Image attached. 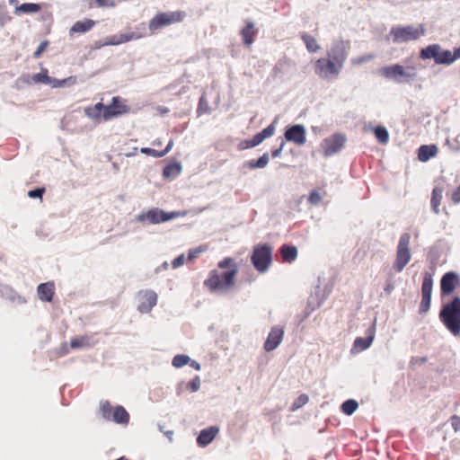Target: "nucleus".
I'll list each match as a JSON object with an SVG mask.
<instances>
[{
  "mask_svg": "<svg viewBox=\"0 0 460 460\" xmlns=\"http://www.w3.org/2000/svg\"><path fill=\"white\" fill-rule=\"evenodd\" d=\"M218 270L210 272L205 285L213 292L226 295L235 287L238 266L234 259L225 258L217 264Z\"/></svg>",
  "mask_w": 460,
  "mask_h": 460,
  "instance_id": "1",
  "label": "nucleus"
},
{
  "mask_svg": "<svg viewBox=\"0 0 460 460\" xmlns=\"http://www.w3.org/2000/svg\"><path fill=\"white\" fill-rule=\"evenodd\" d=\"M129 111L130 108L126 100L119 96H114L110 104L104 105L102 102H98L95 105L85 107L84 111L89 119L100 123L128 113Z\"/></svg>",
  "mask_w": 460,
  "mask_h": 460,
  "instance_id": "2",
  "label": "nucleus"
},
{
  "mask_svg": "<svg viewBox=\"0 0 460 460\" xmlns=\"http://www.w3.org/2000/svg\"><path fill=\"white\" fill-rule=\"evenodd\" d=\"M439 319L455 336L460 333V298L458 296L443 305Z\"/></svg>",
  "mask_w": 460,
  "mask_h": 460,
  "instance_id": "3",
  "label": "nucleus"
},
{
  "mask_svg": "<svg viewBox=\"0 0 460 460\" xmlns=\"http://www.w3.org/2000/svg\"><path fill=\"white\" fill-rule=\"evenodd\" d=\"M382 76L398 84L410 83L417 76L416 69L412 66H403L394 64L384 66L379 70Z\"/></svg>",
  "mask_w": 460,
  "mask_h": 460,
  "instance_id": "4",
  "label": "nucleus"
},
{
  "mask_svg": "<svg viewBox=\"0 0 460 460\" xmlns=\"http://www.w3.org/2000/svg\"><path fill=\"white\" fill-rule=\"evenodd\" d=\"M426 29L423 24L417 26H396L393 27L390 31V36L393 37L394 43L400 44L411 40H417L425 34Z\"/></svg>",
  "mask_w": 460,
  "mask_h": 460,
  "instance_id": "5",
  "label": "nucleus"
},
{
  "mask_svg": "<svg viewBox=\"0 0 460 460\" xmlns=\"http://www.w3.org/2000/svg\"><path fill=\"white\" fill-rule=\"evenodd\" d=\"M99 411L107 421H113L120 425H128L129 422L130 417L126 409L121 405L113 407L107 400L100 402Z\"/></svg>",
  "mask_w": 460,
  "mask_h": 460,
  "instance_id": "6",
  "label": "nucleus"
},
{
  "mask_svg": "<svg viewBox=\"0 0 460 460\" xmlns=\"http://www.w3.org/2000/svg\"><path fill=\"white\" fill-rule=\"evenodd\" d=\"M343 66L332 59L325 57L318 58L314 65V74L323 80H335L338 78Z\"/></svg>",
  "mask_w": 460,
  "mask_h": 460,
  "instance_id": "7",
  "label": "nucleus"
},
{
  "mask_svg": "<svg viewBox=\"0 0 460 460\" xmlns=\"http://www.w3.org/2000/svg\"><path fill=\"white\" fill-rule=\"evenodd\" d=\"M422 59L433 58L436 64L451 65L456 61L454 52L444 50L438 44H432L420 51Z\"/></svg>",
  "mask_w": 460,
  "mask_h": 460,
  "instance_id": "8",
  "label": "nucleus"
},
{
  "mask_svg": "<svg viewBox=\"0 0 460 460\" xmlns=\"http://www.w3.org/2000/svg\"><path fill=\"white\" fill-rule=\"evenodd\" d=\"M185 15L182 11L159 13L149 21V31L153 34L164 27L181 22Z\"/></svg>",
  "mask_w": 460,
  "mask_h": 460,
  "instance_id": "9",
  "label": "nucleus"
},
{
  "mask_svg": "<svg viewBox=\"0 0 460 460\" xmlns=\"http://www.w3.org/2000/svg\"><path fill=\"white\" fill-rule=\"evenodd\" d=\"M181 216L180 212H165L159 208H153L147 211L142 212L137 216V221L140 223H149L153 225L164 223L172 220Z\"/></svg>",
  "mask_w": 460,
  "mask_h": 460,
  "instance_id": "10",
  "label": "nucleus"
},
{
  "mask_svg": "<svg viewBox=\"0 0 460 460\" xmlns=\"http://www.w3.org/2000/svg\"><path fill=\"white\" fill-rule=\"evenodd\" d=\"M411 235L407 233L400 236L397 245L396 258L394 262V268L397 272H401L411 261V252L409 249Z\"/></svg>",
  "mask_w": 460,
  "mask_h": 460,
  "instance_id": "11",
  "label": "nucleus"
},
{
  "mask_svg": "<svg viewBox=\"0 0 460 460\" xmlns=\"http://www.w3.org/2000/svg\"><path fill=\"white\" fill-rule=\"evenodd\" d=\"M252 261L257 270H267L271 261V247L267 244L255 247Z\"/></svg>",
  "mask_w": 460,
  "mask_h": 460,
  "instance_id": "12",
  "label": "nucleus"
},
{
  "mask_svg": "<svg viewBox=\"0 0 460 460\" xmlns=\"http://www.w3.org/2000/svg\"><path fill=\"white\" fill-rule=\"evenodd\" d=\"M346 137L339 133L324 138L321 143L323 155L328 157L337 154L344 147Z\"/></svg>",
  "mask_w": 460,
  "mask_h": 460,
  "instance_id": "13",
  "label": "nucleus"
},
{
  "mask_svg": "<svg viewBox=\"0 0 460 460\" xmlns=\"http://www.w3.org/2000/svg\"><path fill=\"white\" fill-rule=\"evenodd\" d=\"M349 49V43L348 41L337 40L333 41L332 47L327 51L326 57L343 66L348 57Z\"/></svg>",
  "mask_w": 460,
  "mask_h": 460,
  "instance_id": "14",
  "label": "nucleus"
},
{
  "mask_svg": "<svg viewBox=\"0 0 460 460\" xmlns=\"http://www.w3.org/2000/svg\"><path fill=\"white\" fill-rule=\"evenodd\" d=\"M146 26L145 23H141L135 31L127 33H119L110 36L107 38V44L109 45H119L132 40H138L146 36Z\"/></svg>",
  "mask_w": 460,
  "mask_h": 460,
  "instance_id": "15",
  "label": "nucleus"
},
{
  "mask_svg": "<svg viewBox=\"0 0 460 460\" xmlns=\"http://www.w3.org/2000/svg\"><path fill=\"white\" fill-rule=\"evenodd\" d=\"M275 122L276 120L269 125L262 131L255 134L252 139L245 140L240 143V149L252 148L259 146L264 139L270 137L275 132Z\"/></svg>",
  "mask_w": 460,
  "mask_h": 460,
  "instance_id": "16",
  "label": "nucleus"
},
{
  "mask_svg": "<svg viewBox=\"0 0 460 460\" xmlns=\"http://www.w3.org/2000/svg\"><path fill=\"white\" fill-rule=\"evenodd\" d=\"M285 138L288 142L295 143L297 146H303L306 142V131L303 125L296 124L287 128Z\"/></svg>",
  "mask_w": 460,
  "mask_h": 460,
  "instance_id": "17",
  "label": "nucleus"
},
{
  "mask_svg": "<svg viewBox=\"0 0 460 460\" xmlns=\"http://www.w3.org/2000/svg\"><path fill=\"white\" fill-rule=\"evenodd\" d=\"M284 335V330L280 327L275 326L273 327L269 335L268 338L264 343V349L266 351H272L274 350L281 342Z\"/></svg>",
  "mask_w": 460,
  "mask_h": 460,
  "instance_id": "18",
  "label": "nucleus"
},
{
  "mask_svg": "<svg viewBox=\"0 0 460 460\" xmlns=\"http://www.w3.org/2000/svg\"><path fill=\"white\" fill-rule=\"evenodd\" d=\"M376 332V321L372 323V325L366 331L367 337L362 338L358 337L355 340L353 344V349L356 351H362L367 349L372 344L375 338Z\"/></svg>",
  "mask_w": 460,
  "mask_h": 460,
  "instance_id": "19",
  "label": "nucleus"
},
{
  "mask_svg": "<svg viewBox=\"0 0 460 460\" xmlns=\"http://www.w3.org/2000/svg\"><path fill=\"white\" fill-rule=\"evenodd\" d=\"M157 301V295L155 292L148 290L140 294V304L138 309L142 313H148L153 306L155 305Z\"/></svg>",
  "mask_w": 460,
  "mask_h": 460,
  "instance_id": "20",
  "label": "nucleus"
},
{
  "mask_svg": "<svg viewBox=\"0 0 460 460\" xmlns=\"http://www.w3.org/2000/svg\"><path fill=\"white\" fill-rule=\"evenodd\" d=\"M39 299L44 302H51L55 295L54 282L41 283L37 288Z\"/></svg>",
  "mask_w": 460,
  "mask_h": 460,
  "instance_id": "21",
  "label": "nucleus"
},
{
  "mask_svg": "<svg viewBox=\"0 0 460 460\" xmlns=\"http://www.w3.org/2000/svg\"><path fill=\"white\" fill-rule=\"evenodd\" d=\"M457 275L455 272H447L441 279V293L443 295H450L456 288Z\"/></svg>",
  "mask_w": 460,
  "mask_h": 460,
  "instance_id": "22",
  "label": "nucleus"
},
{
  "mask_svg": "<svg viewBox=\"0 0 460 460\" xmlns=\"http://www.w3.org/2000/svg\"><path fill=\"white\" fill-rule=\"evenodd\" d=\"M94 345L92 335L76 336L71 339L69 347L72 349L90 348Z\"/></svg>",
  "mask_w": 460,
  "mask_h": 460,
  "instance_id": "23",
  "label": "nucleus"
},
{
  "mask_svg": "<svg viewBox=\"0 0 460 460\" xmlns=\"http://www.w3.org/2000/svg\"><path fill=\"white\" fill-rule=\"evenodd\" d=\"M199 386H200V380H199V377L197 376L192 380H190L189 382H181L179 385L178 392H179V394L194 393L199 389Z\"/></svg>",
  "mask_w": 460,
  "mask_h": 460,
  "instance_id": "24",
  "label": "nucleus"
},
{
  "mask_svg": "<svg viewBox=\"0 0 460 460\" xmlns=\"http://www.w3.org/2000/svg\"><path fill=\"white\" fill-rule=\"evenodd\" d=\"M438 153V148L434 145L421 146L418 150V158L421 162H427Z\"/></svg>",
  "mask_w": 460,
  "mask_h": 460,
  "instance_id": "25",
  "label": "nucleus"
},
{
  "mask_svg": "<svg viewBox=\"0 0 460 460\" xmlns=\"http://www.w3.org/2000/svg\"><path fill=\"white\" fill-rule=\"evenodd\" d=\"M255 33L256 31L253 22H248L246 26L241 31L243 42L246 46L250 47L252 44Z\"/></svg>",
  "mask_w": 460,
  "mask_h": 460,
  "instance_id": "26",
  "label": "nucleus"
},
{
  "mask_svg": "<svg viewBox=\"0 0 460 460\" xmlns=\"http://www.w3.org/2000/svg\"><path fill=\"white\" fill-rule=\"evenodd\" d=\"M270 158L267 153L263 154L258 160H251L244 163L243 166L249 169H262L269 164Z\"/></svg>",
  "mask_w": 460,
  "mask_h": 460,
  "instance_id": "27",
  "label": "nucleus"
},
{
  "mask_svg": "<svg viewBox=\"0 0 460 460\" xmlns=\"http://www.w3.org/2000/svg\"><path fill=\"white\" fill-rule=\"evenodd\" d=\"M94 25L93 20L87 19L84 21L76 22L71 28V32L84 33L90 31Z\"/></svg>",
  "mask_w": 460,
  "mask_h": 460,
  "instance_id": "28",
  "label": "nucleus"
},
{
  "mask_svg": "<svg viewBox=\"0 0 460 460\" xmlns=\"http://www.w3.org/2000/svg\"><path fill=\"white\" fill-rule=\"evenodd\" d=\"M172 146H173V141L170 140L168 145L166 146V147L164 150L158 151V150L149 148V147H143V148H141V153L159 158V157L164 156L167 153H169V151L172 149Z\"/></svg>",
  "mask_w": 460,
  "mask_h": 460,
  "instance_id": "29",
  "label": "nucleus"
},
{
  "mask_svg": "<svg viewBox=\"0 0 460 460\" xmlns=\"http://www.w3.org/2000/svg\"><path fill=\"white\" fill-rule=\"evenodd\" d=\"M219 427L210 426L207 429H203V447L208 445L213 441V439L216 438V436L219 433Z\"/></svg>",
  "mask_w": 460,
  "mask_h": 460,
  "instance_id": "30",
  "label": "nucleus"
},
{
  "mask_svg": "<svg viewBox=\"0 0 460 460\" xmlns=\"http://www.w3.org/2000/svg\"><path fill=\"white\" fill-rule=\"evenodd\" d=\"M181 166L179 163H171L164 168L163 175L164 178H174L180 174Z\"/></svg>",
  "mask_w": 460,
  "mask_h": 460,
  "instance_id": "31",
  "label": "nucleus"
},
{
  "mask_svg": "<svg viewBox=\"0 0 460 460\" xmlns=\"http://www.w3.org/2000/svg\"><path fill=\"white\" fill-rule=\"evenodd\" d=\"M40 10V5L37 4L32 3H24L21 5L16 6L14 13H37Z\"/></svg>",
  "mask_w": 460,
  "mask_h": 460,
  "instance_id": "32",
  "label": "nucleus"
},
{
  "mask_svg": "<svg viewBox=\"0 0 460 460\" xmlns=\"http://www.w3.org/2000/svg\"><path fill=\"white\" fill-rule=\"evenodd\" d=\"M432 287H433V276L431 273L426 272L424 275L422 287H421L422 296H431Z\"/></svg>",
  "mask_w": 460,
  "mask_h": 460,
  "instance_id": "33",
  "label": "nucleus"
},
{
  "mask_svg": "<svg viewBox=\"0 0 460 460\" xmlns=\"http://www.w3.org/2000/svg\"><path fill=\"white\" fill-rule=\"evenodd\" d=\"M442 193L443 190L441 188H435L432 191V197H431V206L436 214H438L439 212V205L441 203L442 199Z\"/></svg>",
  "mask_w": 460,
  "mask_h": 460,
  "instance_id": "34",
  "label": "nucleus"
},
{
  "mask_svg": "<svg viewBox=\"0 0 460 460\" xmlns=\"http://www.w3.org/2000/svg\"><path fill=\"white\" fill-rule=\"evenodd\" d=\"M281 254L285 261H294L297 256V249L295 246L290 245H283L281 247Z\"/></svg>",
  "mask_w": 460,
  "mask_h": 460,
  "instance_id": "35",
  "label": "nucleus"
},
{
  "mask_svg": "<svg viewBox=\"0 0 460 460\" xmlns=\"http://www.w3.org/2000/svg\"><path fill=\"white\" fill-rule=\"evenodd\" d=\"M302 40L306 46V49L309 52H316L320 49L319 45L317 44V41L314 37L312 35H309L307 33H304L302 35Z\"/></svg>",
  "mask_w": 460,
  "mask_h": 460,
  "instance_id": "36",
  "label": "nucleus"
},
{
  "mask_svg": "<svg viewBox=\"0 0 460 460\" xmlns=\"http://www.w3.org/2000/svg\"><path fill=\"white\" fill-rule=\"evenodd\" d=\"M358 407L355 400L349 399L345 401L341 405L342 411L347 415H351Z\"/></svg>",
  "mask_w": 460,
  "mask_h": 460,
  "instance_id": "37",
  "label": "nucleus"
},
{
  "mask_svg": "<svg viewBox=\"0 0 460 460\" xmlns=\"http://www.w3.org/2000/svg\"><path fill=\"white\" fill-rule=\"evenodd\" d=\"M375 136L382 144H386L389 140V134L387 129L381 126L375 128Z\"/></svg>",
  "mask_w": 460,
  "mask_h": 460,
  "instance_id": "38",
  "label": "nucleus"
},
{
  "mask_svg": "<svg viewBox=\"0 0 460 460\" xmlns=\"http://www.w3.org/2000/svg\"><path fill=\"white\" fill-rule=\"evenodd\" d=\"M32 81L34 83L49 84L51 82V79L48 75V70L42 69L40 73H37L32 75Z\"/></svg>",
  "mask_w": 460,
  "mask_h": 460,
  "instance_id": "39",
  "label": "nucleus"
},
{
  "mask_svg": "<svg viewBox=\"0 0 460 460\" xmlns=\"http://www.w3.org/2000/svg\"><path fill=\"white\" fill-rule=\"evenodd\" d=\"M375 58V55L373 54H366L360 57L353 58L351 59V64L353 66H360L364 63H367Z\"/></svg>",
  "mask_w": 460,
  "mask_h": 460,
  "instance_id": "40",
  "label": "nucleus"
},
{
  "mask_svg": "<svg viewBox=\"0 0 460 460\" xmlns=\"http://www.w3.org/2000/svg\"><path fill=\"white\" fill-rule=\"evenodd\" d=\"M190 358L186 355H176L172 358V366L174 367H181L189 363Z\"/></svg>",
  "mask_w": 460,
  "mask_h": 460,
  "instance_id": "41",
  "label": "nucleus"
},
{
  "mask_svg": "<svg viewBox=\"0 0 460 460\" xmlns=\"http://www.w3.org/2000/svg\"><path fill=\"white\" fill-rule=\"evenodd\" d=\"M309 398L306 394L299 395L292 404L291 410L296 411L307 403Z\"/></svg>",
  "mask_w": 460,
  "mask_h": 460,
  "instance_id": "42",
  "label": "nucleus"
},
{
  "mask_svg": "<svg viewBox=\"0 0 460 460\" xmlns=\"http://www.w3.org/2000/svg\"><path fill=\"white\" fill-rule=\"evenodd\" d=\"M431 296H422V299L420 305V313H426L430 306Z\"/></svg>",
  "mask_w": 460,
  "mask_h": 460,
  "instance_id": "43",
  "label": "nucleus"
},
{
  "mask_svg": "<svg viewBox=\"0 0 460 460\" xmlns=\"http://www.w3.org/2000/svg\"><path fill=\"white\" fill-rule=\"evenodd\" d=\"M322 201V196L317 190H313L309 194L308 202L311 205H318Z\"/></svg>",
  "mask_w": 460,
  "mask_h": 460,
  "instance_id": "44",
  "label": "nucleus"
},
{
  "mask_svg": "<svg viewBox=\"0 0 460 460\" xmlns=\"http://www.w3.org/2000/svg\"><path fill=\"white\" fill-rule=\"evenodd\" d=\"M200 253H201V247H196L195 249L190 250L188 258L186 259V261L192 262L194 260L199 258Z\"/></svg>",
  "mask_w": 460,
  "mask_h": 460,
  "instance_id": "45",
  "label": "nucleus"
},
{
  "mask_svg": "<svg viewBox=\"0 0 460 460\" xmlns=\"http://www.w3.org/2000/svg\"><path fill=\"white\" fill-rule=\"evenodd\" d=\"M45 192V188H37L35 190H31L28 192V196L31 199L40 198Z\"/></svg>",
  "mask_w": 460,
  "mask_h": 460,
  "instance_id": "46",
  "label": "nucleus"
},
{
  "mask_svg": "<svg viewBox=\"0 0 460 460\" xmlns=\"http://www.w3.org/2000/svg\"><path fill=\"white\" fill-rule=\"evenodd\" d=\"M48 45H49V42L47 40L42 41L39 45L37 50L34 52L33 57L35 58H39L41 56V54L46 50Z\"/></svg>",
  "mask_w": 460,
  "mask_h": 460,
  "instance_id": "47",
  "label": "nucleus"
},
{
  "mask_svg": "<svg viewBox=\"0 0 460 460\" xmlns=\"http://www.w3.org/2000/svg\"><path fill=\"white\" fill-rule=\"evenodd\" d=\"M186 261V258H185V255L184 254H181L179 255L178 257H176L172 261V266L173 269H177L179 268L180 266L183 265V263Z\"/></svg>",
  "mask_w": 460,
  "mask_h": 460,
  "instance_id": "48",
  "label": "nucleus"
},
{
  "mask_svg": "<svg viewBox=\"0 0 460 460\" xmlns=\"http://www.w3.org/2000/svg\"><path fill=\"white\" fill-rule=\"evenodd\" d=\"M451 425L456 432L460 431V417L457 415H453L451 417Z\"/></svg>",
  "mask_w": 460,
  "mask_h": 460,
  "instance_id": "49",
  "label": "nucleus"
},
{
  "mask_svg": "<svg viewBox=\"0 0 460 460\" xmlns=\"http://www.w3.org/2000/svg\"><path fill=\"white\" fill-rule=\"evenodd\" d=\"M285 146V142L282 141L281 144H280V146L279 148L278 149H274L272 152H271V155L272 157L276 158V157H279L283 150V147Z\"/></svg>",
  "mask_w": 460,
  "mask_h": 460,
  "instance_id": "50",
  "label": "nucleus"
},
{
  "mask_svg": "<svg viewBox=\"0 0 460 460\" xmlns=\"http://www.w3.org/2000/svg\"><path fill=\"white\" fill-rule=\"evenodd\" d=\"M452 200L455 203L460 202V186L453 192L452 194Z\"/></svg>",
  "mask_w": 460,
  "mask_h": 460,
  "instance_id": "51",
  "label": "nucleus"
},
{
  "mask_svg": "<svg viewBox=\"0 0 460 460\" xmlns=\"http://www.w3.org/2000/svg\"><path fill=\"white\" fill-rule=\"evenodd\" d=\"M60 351L61 352L59 353V356H64L69 352V348H68L67 343L65 342L61 345Z\"/></svg>",
  "mask_w": 460,
  "mask_h": 460,
  "instance_id": "52",
  "label": "nucleus"
},
{
  "mask_svg": "<svg viewBox=\"0 0 460 460\" xmlns=\"http://www.w3.org/2000/svg\"><path fill=\"white\" fill-rule=\"evenodd\" d=\"M99 6H108L111 0H95Z\"/></svg>",
  "mask_w": 460,
  "mask_h": 460,
  "instance_id": "53",
  "label": "nucleus"
},
{
  "mask_svg": "<svg viewBox=\"0 0 460 460\" xmlns=\"http://www.w3.org/2000/svg\"><path fill=\"white\" fill-rule=\"evenodd\" d=\"M454 55H455L456 60L460 58V47L454 50Z\"/></svg>",
  "mask_w": 460,
  "mask_h": 460,
  "instance_id": "54",
  "label": "nucleus"
},
{
  "mask_svg": "<svg viewBox=\"0 0 460 460\" xmlns=\"http://www.w3.org/2000/svg\"><path fill=\"white\" fill-rule=\"evenodd\" d=\"M190 366H191L193 368H195L196 370H199V367H199V364L198 362H196V361H192V362H191V364H190Z\"/></svg>",
  "mask_w": 460,
  "mask_h": 460,
  "instance_id": "55",
  "label": "nucleus"
},
{
  "mask_svg": "<svg viewBox=\"0 0 460 460\" xmlns=\"http://www.w3.org/2000/svg\"><path fill=\"white\" fill-rule=\"evenodd\" d=\"M201 441H202V438H201V433H199L197 437V443L199 446L201 447Z\"/></svg>",
  "mask_w": 460,
  "mask_h": 460,
  "instance_id": "56",
  "label": "nucleus"
},
{
  "mask_svg": "<svg viewBox=\"0 0 460 460\" xmlns=\"http://www.w3.org/2000/svg\"><path fill=\"white\" fill-rule=\"evenodd\" d=\"M200 111H201V98L199 99V101L198 102L197 112L199 113Z\"/></svg>",
  "mask_w": 460,
  "mask_h": 460,
  "instance_id": "57",
  "label": "nucleus"
},
{
  "mask_svg": "<svg viewBox=\"0 0 460 460\" xmlns=\"http://www.w3.org/2000/svg\"><path fill=\"white\" fill-rule=\"evenodd\" d=\"M18 3L17 0H9L10 4H16Z\"/></svg>",
  "mask_w": 460,
  "mask_h": 460,
  "instance_id": "58",
  "label": "nucleus"
},
{
  "mask_svg": "<svg viewBox=\"0 0 460 460\" xmlns=\"http://www.w3.org/2000/svg\"><path fill=\"white\" fill-rule=\"evenodd\" d=\"M153 144H154V145L160 146V144H161V143H160V142H156V141H155Z\"/></svg>",
  "mask_w": 460,
  "mask_h": 460,
  "instance_id": "59",
  "label": "nucleus"
},
{
  "mask_svg": "<svg viewBox=\"0 0 460 460\" xmlns=\"http://www.w3.org/2000/svg\"><path fill=\"white\" fill-rule=\"evenodd\" d=\"M19 299H20L22 303H25V302H26L24 298L19 297Z\"/></svg>",
  "mask_w": 460,
  "mask_h": 460,
  "instance_id": "60",
  "label": "nucleus"
},
{
  "mask_svg": "<svg viewBox=\"0 0 460 460\" xmlns=\"http://www.w3.org/2000/svg\"><path fill=\"white\" fill-rule=\"evenodd\" d=\"M65 81L59 82L58 85H62Z\"/></svg>",
  "mask_w": 460,
  "mask_h": 460,
  "instance_id": "61",
  "label": "nucleus"
}]
</instances>
